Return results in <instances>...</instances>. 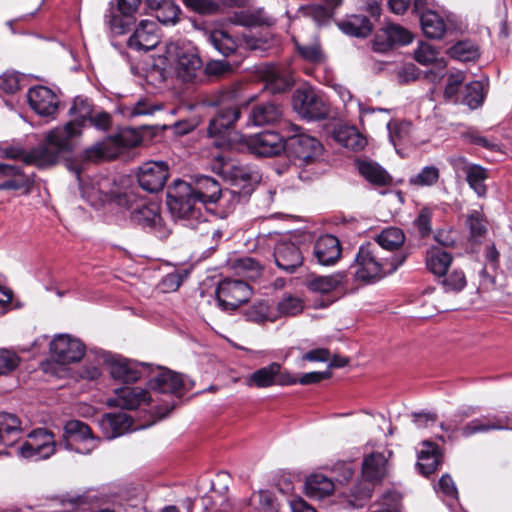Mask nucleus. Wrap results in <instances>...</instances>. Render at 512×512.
Masks as SVG:
<instances>
[{
	"label": "nucleus",
	"instance_id": "6",
	"mask_svg": "<svg viewBox=\"0 0 512 512\" xmlns=\"http://www.w3.org/2000/svg\"><path fill=\"white\" fill-rule=\"evenodd\" d=\"M167 55L176 77L184 83H194L203 70L198 49L190 42L178 41L167 45Z\"/></svg>",
	"mask_w": 512,
	"mask_h": 512
},
{
	"label": "nucleus",
	"instance_id": "53",
	"mask_svg": "<svg viewBox=\"0 0 512 512\" xmlns=\"http://www.w3.org/2000/svg\"><path fill=\"white\" fill-rule=\"evenodd\" d=\"M410 128L409 122L390 121L387 124L389 139L395 147L408 137Z\"/></svg>",
	"mask_w": 512,
	"mask_h": 512
},
{
	"label": "nucleus",
	"instance_id": "5",
	"mask_svg": "<svg viewBox=\"0 0 512 512\" xmlns=\"http://www.w3.org/2000/svg\"><path fill=\"white\" fill-rule=\"evenodd\" d=\"M2 158L19 160L26 165H33L37 168H46L55 165L62 156L55 142H50L48 133L37 146L30 151L18 143H2L0 145Z\"/></svg>",
	"mask_w": 512,
	"mask_h": 512
},
{
	"label": "nucleus",
	"instance_id": "29",
	"mask_svg": "<svg viewBox=\"0 0 512 512\" xmlns=\"http://www.w3.org/2000/svg\"><path fill=\"white\" fill-rule=\"evenodd\" d=\"M453 262V256L441 247L432 246L426 252L427 269L437 278L444 276Z\"/></svg>",
	"mask_w": 512,
	"mask_h": 512
},
{
	"label": "nucleus",
	"instance_id": "64",
	"mask_svg": "<svg viewBox=\"0 0 512 512\" xmlns=\"http://www.w3.org/2000/svg\"><path fill=\"white\" fill-rule=\"evenodd\" d=\"M464 79L465 76L462 72L452 73L448 76L444 90V96L446 99L456 100L459 87L462 85Z\"/></svg>",
	"mask_w": 512,
	"mask_h": 512
},
{
	"label": "nucleus",
	"instance_id": "41",
	"mask_svg": "<svg viewBox=\"0 0 512 512\" xmlns=\"http://www.w3.org/2000/svg\"><path fill=\"white\" fill-rule=\"evenodd\" d=\"M447 54L461 62L475 61L480 56L478 45L471 40L458 41L448 49Z\"/></svg>",
	"mask_w": 512,
	"mask_h": 512
},
{
	"label": "nucleus",
	"instance_id": "19",
	"mask_svg": "<svg viewBox=\"0 0 512 512\" xmlns=\"http://www.w3.org/2000/svg\"><path fill=\"white\" fill-rule=\"evenodd\" d=\"M392 451H374L363 458L362 480H384L391 476L392 463L390 461Z\"/></svg>",
	"mask_w": 512,
	"mask_h": 512
},
{
	"label": "nucleus",
	"instance_id": "33",
	"mask_svg": "<svg viewBox=\"0 0 512 512\" xmlns=\"http://www.w3.org/2000/svg\"><path fill=\"white\" fill-rule=\"evenodd\" d=\"M346 283V273L337 272L327 276H313L308 280L307 287L314 292L329 293Z\"/></svg>",
	"mask_w": 512,
	"mask_h": 512
},
{
	"label": "nucleus",
	"instance_id": "4",
	"mask_svg": "<svg viewBox=\"0 0 512 512\" xmlns=\"http://www.w3.org/2000/svg\"><path fill=\"white\" fill-rule=\"evenodd\" d=\"M94 111L93 104L88 98L77 96L69 109L71 120L64 126L48 132L49 141L55 142L62 155L72 151L73 140L81 135L83 128L88 126Z\"/></svg>",
	"mask_w": 512,
	"mask_h": 512
},
{
	"label": "nucleus",
	"instance_id": "14",
	"mask_svg": "<svg viewBox=\"0 0 512 512\" xmlns=\"http://www.w3.org/2000/svg\"><path fill=\"white\" fill-rule=\"evenodd\" d=\"M169 177V166L164 161H148L143 163L137 172L139 186L149 192L161 191Z\"/></svg>",
	"mask_w": 512,
	"mask_h": 512
},
{
	"label": "nucleus",
	"instance_id": "9",
	"mask_svg": "<svg viewBox=\"0 0 512 512\" xmlns=\"http://www.w3.org/2000/svg\"><path fill=\"white\" fill-rule=\"evenodd\" d=\"M216 299L222 310H235L246 303L251 295V287L243 280L224 278L216 288Z\"/></svg>",
	"mask_w": 512,
	"mask_h": 512
},
{
	"label": "nucleus",
	"instance_id": "23",
	"mask_svg": "<svg viewBox=\"0 0 512 512\" xmlns=\"http://www.w3.org/2000/svg\"><path fill=\"white\" fill-rule=\"evenodd\" d=\"M159 42L158 24L152 20H142L128 39V47L137 51H149Z\"/></svg>",
	"mask_w": 512,
	"mask_h": 512
},
{
	"label": "nucleus",
	"instance_id": "52",
	"mask_svg": "<svg viewBox=\"0 0 512 512\" xmlns=\"http://www.w3.org/2000/svg\"><path fill=\"white\" fill-rule=\"evenodd\" d=\"M20 361L16 352L0 348V376H6L16 370Z\"/></svg>",
	"mask_w": 512,
	"mask_h": 512
},
{
	"label": "nucleus",
	"instance_id": "34",
	"mask_svg": "<svg viewBox=\"0 0 512 512\" xmlns=\"http://www.w3.org/2000/svg\"><path fill=\"white\" fill-rule=\"evenodd\" d=\"M358 170L369 183L375 186H388L392 182L388 172L375 162L361 161L358 163Z\"/></svg>",
	"mask_w": 512,
	"mask_h": 512
},
{
	"label": "nucleus",
	"instance_id": "55",
	"mask_svg": "<svg viewBox=\"0 0 512 512\" xmlns=\"http://www.w3.org/2000/svg\"><path fill=\"white\" fill-rule=\"evenodd\" d=\"M180 9L172 1L165 2L164 6L156 12V18L163 24H175L179 20Z\"/></svg>",
	"mask_w": 512,
	"mask_h": 512
},
{
	"label": "nucleus",
	"instance_id": "24",
	"mask_svg": "<svg viewBox=\"0 0 512 512\" xmlns=\"http://www.w3.org/2000/svg\"><path fill=\"white\" fill-rule=\"evenodd\" d=\"M341 244L337 237L326 234L320 236L313 245V257L323 266H331L341 257Z\"/></svg>",
	"mask_w": 512,
	"mask_h": 512
},
{
	"label": "nucleus",
	"instance_id": "48",
	"mask_svg": "<svg viewBox=\"0 0 512 512\" xmlns=\"http://www.w3.org/2000/svg\"><path fill=\"white\" fill-rule=\"evenodd\" d=\"M334 482H304V492L310 499L323 500L332 495Z\"/></svg>",
	"mask_w": 512,
	"mask_h": 512
},
{
	"label": "nucleus",
	"instance_id": "20",
	"mask_svg": "<svg viewBox=\"0 0 512 512\" xmlns=\"http://www.w3.org/2000/svg\"><path fill=\"white\" fill-rule=\"evenodd\" d=\"M149 386L155 393L181 396L191 388V382L181 374L162 369L149 380Z\"/></svg>",
	"mask_w": 512,
	"mask_h": 512
},
{
	"label": "nucleus",
	"instance_id": "21",
	"mask_svg": "<svg viewBox=\"0 0 512 512\" xmlns=\"http://www.w3.org/2000/svg\"><path fill=\"white\" fill-rule=\"evenodd\" d=\"M152 400V396L143 388L123 386L115 389L114 396L108 400V404L121 409L134 410L148 406Z\"/></svg>",
	"mask_w": 512,
	"mask_h": 512
},
{
	"label": "nucleus",
	"instance_id": "45",
	"mask_svg": "<svg viewBox=\"0 0 512 512\" xmlns=\"http://www.w3.org/2000/svg\"><path fill=\"white\" fill-rule=\"evenodd\" d=\"M233 268L238 274L249 279H256L262 274V264L252 257H240L233 262Z\"/></svg>",
	"mask_w": 512,
	"mask_h": 512
},
{
	"label": "nucleus",
	"instance_id": "57",
	"mask_svg": "<svg viewBox=\"0 0 512 512\" xmlns=\"http://www.w3.org/2000/svg\"><path fill=\"white\" fill-rule=\"evenodd\" d=\"M438 57V50L426 43L420 42L418 48L414 52L415 60L421 65H428L436 61Z\"/></svg>",
	"mask_w": 512,
	"mask_h": 512
},
{
	"label": "nucleus",
	"instance_id": "51",
	"mask_svg": "<svg viewBox=\"0 0 512 512\" xmlns=\"http://www.w3.org/2000/svg\"><path fill=\"white\" fill-rule=\"evenodd\" d=\"M467 225L469 227L471 237L475 241L484 237L487 232L486 220L479 211H472L468 215Z\"/></svg>",
	"mask_w": 512,
	"mask_h": 512
},
{
	"label": "nucleus",
	"instance_id": "42",
	"mask_svg": "<svg viewBox=\"0 0 512 512\" xmlns=\"http://www.w3.org/2000/svg\"><path fill=\"white\" fill-rule=\"evenodd\" d=\"M405 241V235L400 228L389 227L384 229L377 237L374 244L381 247V250L392 251L398 249Z\"/></svg>",
	"mask_w": 512,
	"mask_h": 512
},
{
	"label": "nucleus",
	"instance_id": "25",
	"mask_svg": "<svg viewBox=\"0 0 512 512\" xmlns=\"http://www.w3.org/2000/svg\"><path fill=\"white\" fill-rule=\"evenodd\" d=\"M240 117V110L235 105H229L219 109L210 120L207 132L210 137H219L222 140L229 134V130Z\"/></svg>",
	"mask_w": 512,
	"mask_h": 512
},
{
	"label": "nucleus",
	"instance_id": "32",
	"mask_svg": "<svg viewBox=\"0 0 512 512\" xmlns=\"http://www.w3.org/2000/svg\"><path fill=\"white\" fill-rule=\"evenodd\" d=\"M338 26L347 35L365 38L372 32V24L364 15H351L340 21Z\"/></svg>",
	"mask_w": 512,
	"mask_h": 512
},
{
	"label": "nucleus",
	"instance_id": "38",
	"mask_svg": "<svg viewBox=\"0 0 512 512\" xmlns=\"http://www.w3.org/2000/svg\"><path fill=\"white\" fill-rule=\"evenodd\" d=\"M334 137L343 147L353 151L362 150L367 144L366 138L355 127H339Z\"/></svg>",
	"mask_w": 512,
	"mask_h": 512
},
{
	"label": "nucleus",
	"instance_id": "50",
	"mask_svg": "<svg viewBox=\"0 0 512 512\" xmlns=\"http://www.w3.org/2000/svg\"><path fill=\"white\" fill-rule=\"evenodd\" d=\"M385 34L390 44L406 45L412 42V34L398 24H388L385 28Z\"/></svg>",
	"mask_w": 512,
	"mask_h": 512
},
{
	"label": "nucleus",
	"instance_id": "16",
	"mask_svg": "<svg viewBox=\"0 0 512 512\" xmlns=\"http://www.w3.org/2000/svg\"><path fill=\"white\" fill-rule=\"evenodd\" d=\"M50 353L56 362L65 365L80 361L85 354V346L78 339L61 334L50 342Z\"/></svg>",
	"mask_w": 512,
	"mask_h": 512
},
{
	"label": "nucleus",
	"instance_id": "12",
	"mask_svg": "<svg viewBox=\"0 0 512 512\" xmlns=\"http://www.w3.org/2000/svg\"><path fill=\"white\" fill-rule=\"evenodd\" d=\"M35 184V174H26L19 165L0 163V191H15L29 195Z\"/></svg>",
	"mask_w": 512,
	"mask_h": 512
},
{
	"label": "nucleus",
	"instance_id": "17",
	"mask_svg": "<svg viewBox=\"0 0 512 512\" xmlns=\"http://www.w3.org/2000/svg\"><path fill=\"white\" fill-rule=\"evenodd\" d=\"M286 139L279 133L266 130L250 136L247 139L248 149L252 154L271 157L285 150Z\"/></svg>",
	"mask_w": 512,
	"mask_h": 512
},
{
	"label": "nucleus",
	"instance_id": "28",
	"mask_svg": "<svg viewBox=\"0 0 512 512\" xmlns=\"http://www.w3.org/2000/svg\"><path fill=\"white\" fill-rule=\"evenodd\" d=\"M265 89L271 93H283L289 90L294 83L289 71L283 70L276 65H268L264 68Z\"/></svg>",
	"mask_w": 512,
	"mask_h": 512
},
{
	"label": "nucleus",
	"instance_id": "35",
	"mask_svg": "<svg viewBox=\"0 0 512 512\" xmlns=\"http://www.w3.org/2000/svg\"><path fill=\"white\" fill-rule=\"evenodd\" d=\"M63 444L74 445L79 444L88 439H95L90 427L82 421L70 420L64 426Z\"/></svg>",
	"mask_w": 512,
	"mask_h": 512
},
{
	"label": "nucleus",
	"instance_id": "10",
	"mask_svg": "<svg viewBox=\"0 0 512 512\" xmlns=\"http://www.w3.org/2000/svg\"><path fill=\"white\" fill-rule=\"evenodd\" d=\"M448 162L457 175H465L469 187L479 198L486 197L488 188L485 181L489 178L488 169L479 164L469 162L463 156L450 157Z\"/></svg>",
	"mask_w": 512,
	"mask_h": 512
},
{
	"label": "nucleus",
	"instance_id": "40",
	"mask_svg": "<svg viewBox=\"0 0 512 512\" xmlns=\"http://www.w3.org/2000/svg\"><path fill=\"white\" fill-rule=\"evenodd\" d=\"M281 117V111L277 105L268 102L255 106L250 114L249 121L255 126L272 124Z\"/></svg>",
	"mask_w": 512,
	"mask_h": 512
},
{
	"label": "nucleus",
	"instance_id": "27",
	"mask_svg": "<svg viewBox=\"0 0 512 512\" xmlns=\"http://www.w3.org/2000/svg\"><path fill=\"white\" fill-rule=\"evenodd\" d=\"M420 25L427 38L440 40L450 31L451 20L445 21L437 12L426 10L420 14Z\"/></svg>",
	"mask_w": 512,
	"mask_h": 512
},
{
	"label": "nucleus",
	"instance_id": "31",
	"mask_svg": "<svg viewBox=\"0 0 512 512\" xmlns=\"http://www.w3.org/2000/svg\"><path fill=\"white\" fill-rule=\"evenodd\" d=\"M423 445L425 449L419 452L416 467L423 477H429L440 464L442 455L436 444L425 441Z\"/></svg>",
	"mask_w": 512,
	"mask_h": 512
},
{
	"label": "nucleus",
	"instance_id": "43",
	"mask_svg": "<svg viewBox=\"0 0 512 512\" xmlns=\"http://www.w3.org/2000/svg\"><path fill=\"white\" fill-rule=\"evenodd\" d=\"M209 41L224 56L233 54L238 48L237 41L224 30L212 31Z\"/></svg>",
	"mask_w": 512,
	"mask_h": 512
},
{
	"label": "nucleus",
	"instance_id": "44",
	"mask_svg": "<svg viewBox=\"0 0 512 512\" xmlns=\"http://www.w3.org/2000/svg\"><path fill=\"white\" fill-rule=\"evenodd\" d=\"M21 422L15 414L0 412V443H8V437L19 436Z\"/></svg>",
	"mask_w": 512,
	"mask_h": 512
},
{
	"label": "nucleus",
	"instance_id": "63",
	"mask_svg": "<svg viewBox=\"0 0 512 512\" xmlns=\"http://www.w3.org/2000/svg\"><path fill=\"white\" fill-rule=\"evenodd\" d=\"M184 275L180 271H174L165 275L159 283L160 289L164 293H170L178 290L183 283Z\"/></svg>",
	"mask_w": 512,
	"mask_h": 512
},
{
	"label": "nucleus",
	"instance_id": "62",
	"mask_svg": "<svg viewBox=\"0 0 512 512\" xmlns=\"http://www.w3.org/2000/svg\"><path fill=\"white\" fill-rule=\"evenodd\" d=\"M190 10L200 14H212L219 9V5L212 0H182Z\"/></svg>",
	"mask_w": 512,
	"mask_h": 512
},
{
	"label": "nucleus",
	"instance_id": "7",
	"mask_svg": "<svg viewBox=\"0 0 512 512\" xmlns=\"http://www.w3.org/2000/svg\"><path fill=\"white\" fill-rule=\"evenodd\" d=\"M142 141L141 135L133 128L121 129L116 135L98 142L86 150L89 160L98 161L104 158H113L120 152L119 148H133Z\"/></svg>",
	"mask_w": 512,
	"mask_h": 512
},
{
	"label": "nucleus",
	"instance_id": "2",
	"mask_svg": "<svg viewBox=\"0 0 512 512\" xmlns=\"http://www.w3.org/2000/svg\"><path fill=\"white\" fill-rule=\"evenodd\" d=\"M131 196L126 193L116 191L104 192L101 189L96 190L94 187L88 193V201L90 204L99 209L105 204H116L120 207L131 209V221L154 233L158 238H166L169 231L163 224L160 214V206L155 202L138 203L135 206L131 204Z\"/></svg>",
	"mask_w": 512,
	"mask_h": 512
},
{
	"label": "nucleus",
	"instance_id": "58",
	"mask_svg": "<svg viewBox=\"0 0 512 512\" xmlns=\"http://www.w3.org/2000/svg\"><path fill=\"white\" fill-rule=\"evenodd\" d=\"M433 489L449 505H452L458 498V491L454 482H434Z\"/></svg>",
	"mask_w": 512,
	"mask_h": 512
},
{
	"label": "nucleus",
	"instance_id": "15",
	"mask_svg": "<svg viewBox=\"0 0 512 512\" xmlns=\"http://www.w3.org/2000/svg\"><path fill=\"white\" fill-rule=\"evenodd\" d=\"M499 430H512L511 416L504 413L482 415L462 426L460 434L464 438H469L475 434Z\"/></svg>",
	"mask_w": 512,
	"mask_h": 512
},
{
	"label": "nucleus",
	"instance_id": "13",
	"mask_svg": "<svg viewBox=\"0 0 512 512\" xmlns=\"http://www.w3.org/2000/svg\"><path fill=\"white\" fill-rule=\"evenodd\" d=\"M294 110L304 119L319 120L326 117L327 106L312 89H297L292 97Z\"/></svg>",
	"mask_w": 512,
	"mask_h": 512
},
{
	"label": "nucleus",
	"instance_id": "37",
	"mask_svg": "<svg viewBox=\"0 0 512 512\" xmlns=\"http://www.w3.org/2000/svg\"><path fill=\"white\" fill-rule=\"evenodd\" d=\"M278 371V363L272 362L268 366L261 367L245 378V385L255 388H268L275 386V374Z\"/></svg>",
	"mask_w": 512,
	"mask_h": 512
},
{
	"label": "nucleus",
	"instance_id": "18",
	"mask_svg": "<svg viewBox=\"0 0 512 512\" xmlns=\"http://www.w3.org/2000/svg\"><path fill=\"white\" fill-rule=\"evenodd\" d=\"M30 108L42 117H54L59 107V97L49 87L36 85L27 92Z\"/></svg>",
	"mask_w": 512,
	"mask_h": 512
},
{
	"label": "nucleus",
	"instance_id": "47",
	"mask_svg": "<svg viewBox=\"0 0 512 512\" xmlns=\"http://www.w3.org/2000/svg\"><path fill=\"white\" fill-rule=\"evenodd\" d=\"M438 279L446 292H460L467 285L466 276L461 269H452Z\"/></svg>",
	"mask_w": 512,
	"mask_h": 512
},
{
	"label": "nucleus",
	"instance_id": "59",
	"mask_svg": "<svg viewBox=\"0 0 512 512\" xmlns=\"http://www.w3.org/2000/svg\"><path fill=\"white\" fill-rule=\"evenodd\" d=\"M244 315L248 321L263 323L269 318V307L264 302H257L248 307Z\"/></svg>",
	"mask_w": 512,
	"mask_h": 512
},
{
	"label": "nucleus",
	"instance_id": "8",
	"mask_svg": "<svg viewBox=\"0 0 512 512\" xmlns=\"http://www.w3.org/2000/svg\"><path fill=\"white\" fill-rule=\"evenodd\" d=\"M286 145L285 149L295 158L309 163L322 152V144L315 138L304 132L302 128L288 123L285 127Z\"/></svg>",
	"mask_w": 512,
	"mask_h": 512
},
{
	"label": "nucleus",
	"instance_id": "36",
	"mask_svg": "<svg viewBox=\"0 0 512 512\" xmlns=\"http://www.w3.org/2000/svg\"><path fill=\"white\" fill-rule=\"evenodd\" d=\"M339 484H345V489L348 493L345 494L347 501L354 507L363 506L364 502L370 499L373 491V482H338Z\"/></svg>",
	"mask_w": 512,
	"mask_h": 512
},
{
	"label": "nucleus",
	"instance_id": "39",
	"mask_svg": "<svg viewBox=\"0 0 512 512\" xmlns=\"http://www.w3.org/2000/svg\"><path fill=\"white\" fill-rule=\"evenodd\" d=\"M487 91L488 87L482 81H471L465 86L461 102L471 110L478 109L483 105Z\"/></svg>",
	"mask_w": 512,
	"mask_h": 512
},
{
	"label": "nucleus",
	"instance_id": "56",
	"mask_svg": "<svg viewBox=\"0 0 512 512\" xmlns=\"http://www.w3.org/2000/svg\"><path fill=\"white\" fill-rule=\"evenodd\" d=\"M252 501L258 504L261 512H277V503L273 494L267 490H259L253 493Z\"/></svg>",
	"mask_w": 512,
	"mask_h": 512
},
{
	"label": "nucleus",
	"instance_id": "26",
	"mask_svg": "<svg viewBox=\"0 0 512 512\" xmlns=\"http://www.w3.org/2000/svg\"><path fill=\"white\" fill-rule=\"evenodd\" d=\"M101 359L109 366V372L114 379L124 383H133L140 379V371L128 360L116 358L104 352L101 354Z\"/></svg>",
	"mask_w": 512,
	"mask_h": 512
},
{
	"label": "nucleus",
	"instance_id": "46",
	"mask_svg": "<svg viewBox=\"0 0 512 512\" xmlns=\"http://www.w3.org/2000/svg\"><path fill=\"white\" fill-rule=\"evenodd\" d=\"M440 170L436 166H425L416 175L411 176L409 184L416 187H431L437 184Z\"/></svg>",
	"mask_w": 512,
	"mask_h": 512
},
{
	"label": "nucleus",
	"instance_id": "30",
	"mask_svg": "<svg viewBox=\"0 0 512 512\" xmlns=\"http://www.w3.org/2000/svg\"><path fill=\"white\" fill-rule=\"evenodd\" d=\"M130 425V419L123 413H107L99 420V426L107 439L122 435Z\"/></svg>",
	"mask_w": 512,
	"mask_h": 512
},
{
	"label": "nucleus",
	"instance_id": "1",
	"mask_svg": "<svg viewBox=\"0 0 512 512\" xmlns=\"http://www.w3.org/2000/svg\"><path fill=\"white\" fill-rule=\"evenodd\" d=\"M232 176L233 186L237 187L243 182V193L250 194L251 174L243 168H234ZM241 198V191L236 188L223 190L216 179L206 175L196 176L193 184L177 179L167 190V205L171 214L190 228L206 222L203 208L210 210V205L222 199L239 203Z\"/></svg>",
	"mask_w": 512,
	"mask_h": 512
},
{
	"label": "nucleus",
	"instance_id": "54",
	"mask_svg": "<svg viewBox=\"0 0 512 512\" xmlns=\"http://www.w3.org/2000/svg\"><path fill=\"white\" fill-rule=\"evenodd\" d=\"M433 210L428 207L422 208L413 224L421 237H427L432 231Z\"/></svg>",
	"mask_w": 512,
	"mask_h": 512
},
{
	"label": "nucleus",
	"instance_id": "60",
	"mask_svg": "<svg viewBox=\"0 0 512 512\" xmlns=\"http://www.w3.org/2000/svg\"><path fill=\"white\" fill-rule=\"evenodd\" d=\"M159 108L152 103H150L147 99L138 100L132 107L125 106L123 108V113L129 117L141 116V115H151Z\"/></svg>",
	"mask_w": 512,
	"mask_h": 512
},
{
	"label": "nucleus",
	"instance_id": "3",
	"mask_svg": "<svg viewBox=\"0 0 512 512\" xmlns=\"http://www.w3.org/2000/svg\"><path fill=\"white\" fill-rule=\"evenodd\" d=\"M406 260L405 255H391L376 244L361 245L350 266L356 281L375 283L394 273Z\"/></svg>",
	"mask_w": 512,
	"mask_h": 512
},
{
	"label": "nucleus",
	"instance_id": "49",
	"mask_svg": "<svg viewBox=\"0 0 512 512\" xmlns=\"http://www.w3.org/2000/svg\"><path fill=\"white\" fill-rule=\"evenodd\" d=\"M133 16H124L123 14L117 15L113 10L105 16V22L108 24L110 30L115 35H123L128 32L132 24Z\"/></svg>",
	"mask_w": 512,
	"mask_h": 512
},
{
	"label": "nucleus",
	"instance_id": "61",
	"mask_svg": "<svg viewBox=\"0 0 512 512\" xmlns=\"http://www.w3.org/2000/svg\"><path fill=\"white\" fill-rule=\"evenodd\" d=\"M302 301L293 296L284 297L278 304L277 310L281 315L294 316L302 311Z\"/></svg>",
	"mask_w": 512,
	"mask_h": 512
},
{
	"label": "nucleus",
	"instance_id": "22",
	"mask_svg": "<svg viewBox=\"0 0 512 512\" xmlns=\"http://www.w3.org/2000/svg\"><path fill=\"white\" fill-rule=\"evenodd\" d=\"M275 263L281 270L293 273L303 264V254L290 238L279 240L274 247Z\"/></svg>",
	"mask_w": 512,
	"mask_h": 512
},
{
	"label": "nucleus",
	"instance_id": "11",
	"mask_svg": "<svg viewBox=\"0 0 512 512\" xmlns=\"http://www.w3.org/2000/svg\"><path fill=\"white\" fill-rule=\"evenodd\" d=\"M18 452L23 458L33 461L47 459L55 452L54 436L46 429H36L28 435Z\"/></svg>",
	"mask_w": 512,
	"mask_h": 512
}]
</instances>
